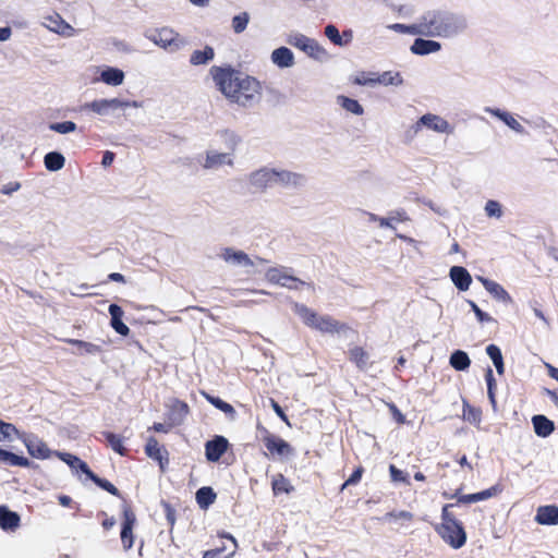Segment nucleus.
Returning a JSON list of instances; mask_svg holds the SVG:
<instances>
[{
	"mask_svg": "<svg viewBox=\"0 0 558 558\" xmlns=\"http://www.w3.org/2000/svg\"><path fill=\"white\" fill-rule=\"evenodd\" d=\"M210 74L218 89L231 102L243 108H252L260 101L262 84L257 78L231 66H213Z\"/></svg>",
	"mask_w": 558,
	"mask_h": 558,
	"instance_id": "nucleus-1",
	"label": "nucleus"
},
{
	"mask_svg": "<svg viewBox=\"0 0 558 558\" xmlns=\"http://www.w3.org/2000/svg\"><path fill=\"white\" fill-rule=\"evenodd\" d=\"M418 36L454 39L469 28L468 17L448 9H429L416 17Z\"/></svg>",
	"mask_w": 558,
	"mask_h": 558,
	"instance_id": "nucleus-2",
	"label": "nucleus"
},
{
	"mask_svg": "<svg viewBox=\"0 0 558 558\" xmlns=\"http://www.w3.org/2000/svg\"><path fill=\"white\" fill-rule=\"evenodd\" d=\"M294 313L303 320V323L320 332H339L344 325L340 324L328 315H318L315 311L311 310L304 304L294 303Z\"/></svg>",
	"mask_w": 558,
	"mask_h": 558,
	"instance_id": "nucleus-3",
	"label": "nucleus"
},
{
	"mask_svg": "<svg viewBox=\"0 0 558 558\" xmlns=\"http://www.w3.org/2000/svg\"><path fill=\"white\" fill-rule=\"evenodd\" d=\"M146 37L155 45L170 53L178 52L186 46L185 38L168 27L156 29L150 34H147Z\"/></svg>",
	"mask_w": 558,
	"mask_h": 558,
	"instance_id": "nucleus-4",
	"label": "nucleus"
},
{
	"mask_svg": "<svg viewBox=\"0 0 558 558\" xmlns=\"http://www.w3.org/2000/svg\"><path fill=\"white\" fill-rule=\"evenodd\" d=\"M265 276L269 282L289 290H299L301 287L314 289L312 283L294 277L291 268L284 266L271 267L266 271Z\"/></svg>",
	"mask_w": 558,
	"mask_h": 558,
	"instance_id": "nucleus-5",
	"label": "nucleus"
},
{
	"mask_svg": "<svg viewBox=\"0 0 558 558\" xmlns=\"http://www.w3.org/2000/svg\"><path fill=\"white\" fill-rule=\"evenodd\" d=\"M287 43L303 52H305L310 58H313L317 61H326L329 57L327 50L322 47L317 40L310 38L300 33H291L288 36Z\"/></svg>",
	"mask_w": 558,
	"mask_h": 558,
	"instance_id": "nucleus-6",
	"label": "nucleus"
},
{
	"mask_svg": "<svg viewBox=\"0 0 558 558\" xmlns=\"http://www.w3.org/2000/svg\"><path fill=\"white\" fill-rule=\"evenodd\" d=\"M437 532L454 549L461 548L466 542V533L460 522L440 524Z\"/></svg>",
	"mask_w": 558,
	"mask_h": 558,
	"instance_id": "nucleus-7",
	"label": "nucleus"
},
{
	"mask_svg": "<svg viewBox=\"0 0 558 558\" xmlns=\"http://www.w3.org/2000/svg\"><path fill=\"white\" fill-rule=\"evenodd\" d=\"M250 185L257 192H264L268 187L276 186L275 168L263 167L248 174Z\"/></svg>",
	"mask_w": 558,
	"mask_h": 558,
	"instance_id": "nucleus-8",
	"label": "nucleus"
},
{
	"mask_svg": "<svg viewBox=\"0 0 558 558\" xmlns=\"http://www.w3.org/2000/svg\"><path fill=\"white\" fill-rule=\"evenodd\" d=\"M41 25L52 33L63 37H72L76 31L68 22H65L59 13H51L41 17Z\"/></svg>",
	"mask_w": 558,
	"mask_h": 558,
	"instance_id": "nucleus-9",
	"label": "nucleus"
},
{
	"mask_svg": "<svg viewBox=\"0 0 558 558\" xmlns=\"http://www.w3.org/2000/svg\"><path fill=\"white\" fill-rule=\"evenodd\" d=\"M275 183L284 189H300L305 185L306 178L302 173L275 168Z\"/></svg>",
	"mask_w": 558,
	"mask_h": 558,
	"instance_id": "nucleus-10",
	"label": "nucleus"
},
{
	"mask_svg": "<svg viewBox=\"0 0 558 558\" xmlns=\"http://www.w3.org/2000/svg\"><path fill=\"white\" fill-rule=\"evenodd\" d=\"M218 256L231 266L253 267L254 260L243 251L233 247H223L220 250Z\"/></svg>",
	"mask_w": 558,
	"mask_h": 558,
	"instance_id": "nucleus-11",
	"label": "nucleus"
},
{
	"mask_svg": "<svg viewBox=\"0 0 558 558\" xmlns=\"http://www.w3.org/2000/svg\"><path fill=\"white\" fill-rule=\"evenodd\" d=\"M234 157L232 153H220L215 149H209L206 151V156L202 166L207 170H217L222 166L233 167Z\"/></svg>",
	"mask_w": 558,
	"mask_h": 558,
	"instance_id": "nucleus-12",
	"label": "nucleus"
},
{
	"mask_svg": "<svg viewBox=\"0 0 558 558\" xmlns=\"http://www.w3.org/2000/svg\"><path fill=\"white\" fill-rule=\"evenodd\" d=\"M20 439L24 442L28 453L34 458L44 460L52 453L48 446L33 434H22Z\"/></svg>",
	"mask_w": 558,
	"mask_h": 558,
	"instance_id": "nucleus-13",
	"label": "nucleus"
},
{
	"mask_svg": "<svg viewBox=\"0 0 558 558\" xmlns=\"http://www.w3.org/2000/svg\"><path fill=\"white\" fill-rule=\"evenodd\" d=\"M126 102H124L120 98H111V99H96L89 104L86 105V108L92 110L93 112L99 114V116H108L112 111L118 109H124L128 108Z\"/></svg>",
	"mask_w": 558,
	"mask_h": 558,
	"instance_id": "nucleus-14",
	"label": "nucleus"
},
{
	"mask_svg": "<svg viewBox=\"0 0 558 558\" xmlns=\"http://www.w3.org/2000/svg\"><path fill=\"white\" fill-rule=\"evenodd\" d=\"M265 432L266 435L264 436L263 441L265 447L271 454L288 457L294 453V450L289 442H287L286 440L276 435L268 433L267 430Z\"/></svg>",
	"mask_w": 558,
	"mask_h": 558,
	"instance_id": "nucleus-15",
	"label": "nucleus"
},
{
	"mask_svg": "<svg viewBox=\"0 0 558 558\" xmlns=\"http://www.w3.org/2000/svg\"><path fill=\"white\" fill-rule=\"evenodd\" d=\"M441 49L442 46L439 41L424 36H418L417 38H415L412 45L410 46L411 53L422 57L437 53Z\"/></svg>",
	"mask_w": 558,
	"mask_h": 558,
	"instance_id": "nucleus-16",
	"label": "nucleus"
},
{
	"mask_svg": "<svg viewBox=\"0 0 558 558\" xmlns=\"http://www.w3.org/2000/svg\"><path fill=\"white\" fill-rule=\"evenodd\" d=\"M229 446L228 439L223 436H215L205 444V456L210 462H217L227 451Z\"/></svg>",
	"mask_w": 558,
	"mask_h": 558,
	"instance_id": "nucleus-17",
	"label": "nucleus"
},
{
	"mask_svg": "<svg viewBox=\"0 0 558 558\" xmlns=\"http://www.w3.org/2000/svg\"><path fill=\"white\" fill-rule=\"evenodd\" d=\"M136 518L134 512L125 507L123 509V523L121 529V542L124 549H130L133 546V526L135 524Z\"/></svg>",
	"mask_w": 558,
	"mask_h": 558,
	"instance_id": "nucleus-18",
	"label": "nucleus"
},
{
	"mask_svg": "<svg viewBox=\"0 0 558 558\" xmlns=\"http://www.w3.org/2000/svg\"><path fill=\"white\" fill-rule=\"evenodd\" d=\"M484 111L496 117L500 121H502L508 128L514 131L518 134L526 135L527 132L523 128V125L514 118V116L508 111L501 110L499 108L485 107Z\"/></svg>",
	"mask_w": 558,
	"mask_h": 558,
	"instance_id": "nucleus-19",
	"label": "nucleus"
},
{
	"mask_svg": "<svg viewBox=\"0 0 558 558\" xmlns=\"http://www.w3.org/2000/svg\"><path fill=\"white\" fill-rule=\"evenodd\" d=\"M368 217V220L372 222H378L381 228H389L395 230V222H403L408 221L409 217L407 216L405 210L398 209L389 213L388 217H379L373 213H365Z\"/></svg>",
	"mask_w": 558,
	"mask_h": 558,
	"instance_id": "nucleus-20",
	"label": "nucleus"
},
{
	"mask_svg": "<svg viewBox=\"0 0 558 558\" xmlns=\"http://www.w3.org/2000/svg\"><path fill=\"white\" fill-rule=\"evenodd\" d=\"M421 123L424 124L425 128L433 130L437 133L451 134L453 132V128L449 124V122L446 119L434 113L423 114L421 117Z\"/></svg>",
	"mask_w": 558,
	"mask_h": 558,
	"instance_id": "nucleus-21",
	"label": "nucleus"
},
{
	"mask_svg": "<svg viewBox=\"0 0 558 558\" xmlns=\"http://www.w3.org/2000/svg\"><path fill=\"white\" fill-rule=\"evenodd\" d=\"M270 60L279 69L292 68L295 64L294 54L287 47H279L272 50Z\"/></svg>",
	"mask_w": 558,
	"mask_h": 558,
	"instance_id": "nucleus-22",
	"label": "nucleus"
},
{
	"mask_svg": "<svg viewBox=\"0 0 558 558\" xmlns=\"http://www.w3.org/2000/svg\"><path fill=\"white\" fill-rule=\"evenodd\" d=\"M534 520L541 525H557L558 507L554 505L538 507Z\"/></svg>",
	"mask_w": 558,
	"mask_h": 558,
	"instance_id": "nucleus-23",
	"label": "nucleus"
},
{
	"mask_svg": "<svg viewBox=\"0 0 558 558\" xmlns=\"http://www.w3.org/2000/svg\"><path fill=\"white\" fill-rule=\"evenodd\" d=\"M450 279L460 291H466L472 283L470 272L462 266H452L449 271Z\"/></svg>",
	"mask_w": 558,
	"mask_h": 558,
	"instance_id": "nucleus-24",
	"label": "nucleus"
},
{
	"mask_svg": "<svg viewBox=\"0 0 558 558\" xmlns=\"http://www.w3.org/2000/svg\"><path fill=\"white\" fill-rule=\"evenodd\" d=\"M108 311L111 317L110 325L114 331L121 336H128L130 328L122 322L123 310L117 304H110Z\"/></svg>",
	"mask_w": 558,
	"mask_h": 558,
	"instance_id": "nucleus-25",
	"label": "nucleus"
},
{
	"mask_svg": "<svg viewBox=\"0 0 558 558\" xmlns=\"http://www.w3.org/2000/svg\"><path fill=\"white\" fill-rule=\"evenodd\" d=\"M477 280L482 282L487 292H489L496 300L501 301L504 303L511 302V296L498 282L481 276L477 277Z\"/></svg>",
	"mask_w": 558,
	"mask_h": 558,
	"instance_id": "nucleus-26",
	"label": "nucleus"
},
{
	"mask_svg": "<svg viewBox=\"0 0 558 558\" xmlns=\"http://www.w3.org/2000/svg\"><path fill=\"white\" fill-rule=\"evenodd\" d=\"M20 515L9 510L5 506H0V527L3 531H15L20 526Z\"/></svg>",
	"mask_w": 558,
	"mask_h": 558,
	"instance_id": "nucleus-27",
	"label": "nucleus"
},
{
	"mask_svg": "<svg viewBox=\"0 0 558 558\" xmlns=\"http://www.w3.org/2000/svg\"><path fill=\"white\" fill-rule=\"evenodd\" d=\"M534 432L538 437L546 438L555 430V424L545 415L537 414L532 417Z\"/></svg>",
	"mask_w": 558,
	"mask_h": 558,
	"instance_id": "nucleus-28",
	"label": "nucleus"
},
{
	"mask_svg": "<svg viewBox=\"0 0 558 558\" xmlns=\"http://www.w3.org/2000/svg\"><path fill=\"white\" fill-rule=\"evenodd\" d=\"M124 72L118 68L106 66L100 72L99 80L109 86H120L124 82Z\"/></svg>",
	"mask_w": 558,
	"mask_h": 558,
	"instance_id": "nucleus-29",
	"label": "nucleus"
},
{
	"mask_svg": "<svg viewBox=\"0 0 558 558\" xmlns=\"http://www.w3.org/2000/svg\"><path fill=\"white\" fill-rule=\"evenodd\" d=\"M500 492L498 486H493L485 490L474 494L461 495L458 497V504H474L482 500L489 499Z\"/></svg>",
	"mask_w": 558,
	"mask_h": 558,
	"instance_id": "nucleus-30",
	"label": "nucleus"
},
{
	"mask_svg": "<svg viewBox=\"0 0 558 558\" xmlns=\"http://www.w3.org/2000/svg\"><path fill=\"white\" fill-rule=\"evenodd\" d=\"M215 58V50L210 46H205L203 50H194L190 57V63L194 66L205 65Z\"/></svg>",
	"mask_w": 558,
	"mask_h": 558,
	"instance_id": "nucleus-31",
	"label": "nucleus"
},
{
	"mask_svg": "<svg viewBox=\"0 0 558 558\" xmlns=\"http://www.w3.org/2000/svg\"><path fill=\"white\" fill-rule=\"evenodd\" d=\"M54 454L65 462L73 471H81L86 475L88 474V471H90L88 465L76 456L66 452H54Z\"/></svg>",
	"mask_w": 558,
	"mask_h": 558,
	"instance_id": "nucleus-32",
	"label": "nucleus"
},
{
	"mask_svg": "<svg viewBox=\"0 0 558 558\" xmlns=\"http://www.w3.org/2000/svg\"><path fill=\"white\" fill-rule=\"evenodd\" d=\"M219 138L225 147L228 149L227 153H232L236 150L238 146L242 142L241 136L236 134L234 131L223 130L219 133Z\"/></svg>",
	"mask_w": 558,
	"mask_h": 558,
	"instance_id": "nucleus-33",
	"label": "nucleus"
},
{
	"mask_svg": "<svg viewBox=\"0 0 558 558\" xmlns=\"http://www.w3.org/2000/svg\"><path fill=\"white\" fill-rule=\"evenodd\" d=\"M44 165L49 171H59L65 165L64 156L59 151H50L44 157Z\"/></svg>",
	"mask_w": 558,
	"mask_h": 558,
	"instance_id": "nucleus-34",
	"label": "nucleus"
},
{
	"mask_svg": "<svg viewBox=\"0 0 558 558\" xmlns=\"http://www.w3.org/2000/svg\"><path fill=\"white\" fill-rule=\"evenodd\" d=\"M325 36L335 45L343 47L347 46L351 41L352 33L343 32V36H348L349 38L343 40L342 36L339 34L338 28L329 24L325 27Z\"/></svg>",
	"mask_w": 558,
	"mask_h": 558,
	"instance_id": "nucleus-35",
	"label": "nucleus"
},
{
	"mask_svg": "<svg viewBox=\"0 0 558 558\" xmlns=\"http://www.w3.org/2000/svg\"><path fill=\"white\" fill-rule=\"evenodd\" d=\"M449 363L457 371H465L470 367L471 360L466 352L462 350H456L450 355Z\"/></svg>",
	"mask_w": 558,
	"mask_h": 558,
	"instance_id": "nucleus-36",
	"label": "nucleus"
},
{
	"mask_svg": "<svg viewBox=\"0 0 558 558\" xmlns=\"http://www.w3.org/2000/svg\"><path fill=\"white\" fill-rule=\"evenodd\" d=\"M337 104L341 106L345 111L351 112L355 116H362L364 113V108L362 105L352 98L340 95L337 97Z\"/></svg>",
	"mask_w": 558,
	"mask_h": 558,
	"instance_id": "nucleus-37",
	"label": "nucleus"
},
{
	"mask_svg": "<svg viewBox=\"0 0 558 558\" xmlns=\"http://www.w3.org/2000/svg\"><path fill=\"white\" fill-rule=\"evenodd\" d=\"M0 462L14 466H28L29 460L27 458L17 456L13 452L0 448Z\"/></svg>",
	"mask_w": 558,
	"mask_h": 558,
	"instance_id": "nucleus-38",
	"label": "nucleus"
},
{
	"mask_svg": "<svg viewBox=\"0 0 558 558\" xmlns=\"http://www.w3.org/2000/svg\"><path fill=\"white\" fill-rule=\"evenodd\" d=\"M145 452L149 458H151L154 460H158L161 468L163 466L162 458H163V452H166V451L160 447L158 440L155 437H149L147 439V444L145 446Z\"/></svg>",
	"mask_w": 558,
	"mask_h": 558,
	"instance_id": "nucleus-39",
	"label": "nucleus"
},
{
	"mask_svg": "<svg viewBox=\"0 0 558 558\" xmlns=\"http://www.w3.org/2000/svg\"><path fill=\"white\" fill-rule=\"evenodd\" d=\"M215 499L216 494L211 487H202L196 492V501L202 509H207Z\"/></svg>",
	"mask_w": 558,
	"mask_h": 558,
	"instance_id": "nucleus-40",
	"label": "nucleus"
},
{
	"mask_svg": "<svg viewBox=\"0 0 558 558\" xmlns=\"http://www.w3.org/2000/svg\"><path fill=\"white\" fill-rule=\"evenodd\" d=\"M272 492L275 495L279 494H290L294 490V487L291 485L290 481L286 478L282 474H277L272 478Z\"/></svg>",
	"mask_w": 558,
	"mask_h": 558,
	"instance_id": "nucleus-41",
	"label": "nucleus"
},
{
	"mask_svg": "<svg viewBox=\"0 0 558 558\" xmlns=\"http://www.w3.org/2000/svg\"><path fill=\"white\" fill-rule=\"evenodd\" d=\"M377 84L385 86H400L403 84V78L399 72L386 71L376 76Z\"/></svg>",
	"mask_w": 558,
	"mask_h": 558,
	"instance_id": "nucleus-42",
	"label": "nucleus"
},
{
	"mask_svg": "<svg viewBox=\"0 0 558 558\" xmlns=\"http://www.w3.org/2000/svg\"><path fill=\"white\" fill-rule=\"evenodd\" d=\"M350 360L361 369H365L369 364L368 353L360 347L350 350Z\"/></svg>",
	"mask_w": 558,
	"mask_h": 558,
	"instance_id": "nucleus-43",
	"label": "nucleus"
},
{
	"mask_svg": "<svg viewBox=\"0 0 558 558\" xmlns=\"http://www.w3.org/2000/svg\"><path fill=\"white\" fill-rule=\"evenodd\" d=\"M204 396L215 408L219 409L225 414H227L230 420H234L235 418L236 412H235L234 408L231 404L225 402L223 400H221L218 397H213V396H210L208 393H204Z\"/></svg>",
	"mask_w": 558,
	"mask_h": 558,
	"instance_id": "nucleus-44",
	"label": "nucleus"
},
{
	"mask_svg": "<svg viewBox=\"0 0 558 558\" xmlns=\"http://www.w3.org/2000/svg\"><path fill=\"white\" fill-rule=\"evenodd\" d=\"M189 413V407L185 402L174 401L171 407L170 418L174 424H180Z\"/></svg>",
	"mask_w": 558,
	"mask_h": 558,
	"instance_id": "nucleus-45",
	"label": "nucleus"
},
{
	"mask_svg": "<svg viewBox=\"0 0 558 558\" xmlns=\"http://www.w3.org/2000/svg\"><path fill=\"white\" fill-rule=\"evenodd\" d=\"M68 342L76 345L80 350V354L96 355L101 352V347L92 342H86L77 339H69Z\"/></svg>",
	"mask_w": 558,
	"mask_h": 558,
	"instance_id": "nucleus-46",
	"label": "nucleus"
},
{
	"mask_svg": "<svg viewBox=\"0 0 558 558\" xmlns=\"http://www.w3.org/2000/svg\"><path fill=\"white\" fill-rule=\"evenodd\" d=\"M250 22V14L247 12H241L232 17L231 26L235 34L243 33Z\"/></svg>",
	"mask_w": 558,
	"mask_h": 558,
	"instance_id": "nucleus-47",
	"label": "nucleus"
},
{
	"mask_svg": "<svg viewBox=\"0 0 558 558\" xmlns=\"http://www.w3.org/2000/svg\"><path fill=\"white\" fill-rule=\"evenodd\" d=\"M387 28L390 31H393L396 33H400V34H409V35L418 36L417 20H415L412 24H401V23L389 24L387 26Z\"/></svg>",
	"mask_w": 558,
	"mask_h": 558,
	"instance_id": "nucleus-48",
	"label": "nucleus"
},
{
	"mask_svg": "<svg viewBox=\"0 0 558 558\" xmlns=\"http://www.w3.org/2000/svg\"><path fill=\"white\" fill-rule=\"evenodd\" d=\"M233 543V547L236 548V541L232 535H226ZM235 549H233L229 554H225L223 547H218L215 549H210L204 553L203 558H230L234 555Z\"/></svg>",
	"mask_w": 558,
	"mask_h": 558,
	"instance_id": "nucleus-49",
	"label": "nucleus"
},
{
	"mask_svg": "<svg viewBox=\"0 0 558 558\" xmlns=\"http://www.w3.org/2000/svg\"><path fill=\"white\" fill-rule=\"evenodd\" d=\"M87 477L90 478L97 486L110 493L111 495L119 496V490L109 481L97 476L92 471H88Z\"/></svg>",
	"mask_w": 558,
	"mask_h": 558,
	"instance_id": "nucleus-50",
	"label": "nucleus"
},
{
	"mask_svg": "<svg viewBox=\"0 0 558 558\" xmlns=\"http://www.w3.org/2000/svg\"><path fill=\"white\" fill-rule=\"evenodd\" d=\"M12 436H16L19 439L22 434L19 429L11 423H5L0 420V441L2 440H11Z\"/></svg>",
	"mask_w": 558,
	"mask_h": 558,
	"instance_id": "nucleus-51",
	"label": "nucleus"
},
{
	"mask_svg": "<svg viewBox=\"0 0 558 558\" xmlns=\"http://www.w3.org/2000/svg\"><path fill=\"white\" fill-rule=\"evenodd\" d=\"M102 435L105 436L112 450L121 456L125 454V448L123 447L122 438L120 436L111 432H104Z\"/></svg>",
	"mask_w": 558,
	"mask_h": 558,
	"instance_id": "nucleus-52",
	"label": "nucleus"
},
{
	"mask_svg": "<svg viewBox=\"0 0 558 558\" xmlns=\"http://www.w3.org/2000/svg\"><path fill=\"white\" fill-rule=\"evenodd\" d=\"M485 379L487 384V395L488 399L493 405L494 409H496V399H495V387H496V380L494 378V374L490 367L486 369Z\"/></svg>",
	"mask_w": 558,
	"mask_h": 558,
	"instance_id": "nucleus-53",
	"label": "nucleus"
},
{
	"mask_svg": "<svg viewBox=\"0 0 558 558\" xmlns=\"http://www.w3.org/2000/svg\"><path fill=\"white\" fill-rule=\"evenodd\" d=\"M485 214L489 218H500L502 216V208L499 202L489 199L485 204Z\"/></svg>",
	"mask_w": 558,
	"mask_h": 558,
	"instance_id": "nucleus-54",
	"label": "nucleus"
},
{
	"mask_svg": "<svg viewBox=\"0 0 558 558\" xmlns=\"http://www.w3.org/2000/svg\"><path fill=\"white\" fill-rule=\"evenodd\" d=\"M49 129L60 134H68L76 130V124L72 121L56 122L51 123Z\"/></svg>",
	"mask_w": 558,
	"mask_h": 558,
	"instance_id": "nucleus-55",
	"label": "nucleus"
},
{
	"mask_svg": "<svg viewBox=\"0 0 558 558\" xmlns=\"http://www.w3.org/2000/svg\"><path fill=\"white\" fill-rule=\"evenodd\" d=\"M468 304L471 306L474 312L477 320L480 323H493L495 319L487 313L483 312L474 301L468 300Z\"/></svg>",
	"mask_w": 558,
	"mask_h": 558,
	"instance_id": "nucleus-56",
	"label": "nucleus"
},
{
	"mask_svg": "<svg viewBox=\"0 0 558 558\" xmlns=\"http://www.w3.org/2000/svg\"><path fill=\"white\" fill-rule=\"evenodd\" d=\"M486 353L490 357L494 365L504 361L501 350L496 344L487 345Z\"/></svg>",
	"mask_w": 558,
	"mask_h": 558,
	"instance_id": "nucleus-57",
	"label": "nucleus"
},
{
	"mask_svg": "<svg viewBox=\"0 0 558 558\" xmlns=\"http://www.w3.org/2000/svg\"><path fill=\"white\" fill-rule=\"evenodd\" d=\"M389 472H390L391 480L393 482H402V483H405L408 485L410 484V480H409L408 474H405L403 471L399 470L393 464H391L389 466Z\"/></svg>",
	"mask_w": 558,
	"mask_h": 558,
	"instance_id": "nucleus-58",
	"label": "nucleus"
},
{
	"mask_svg": "<svg viewBox=\"0 0 558 558\" xmlns=\"http://www.w3.org/2000/svg\"><path fill=\"white\" fill-rule=\"evenodd\" d=\"M363 468H357L351 476L343 483L341 489L343 490L347 486L355 485L360 482L362 474H363Z\"/></svg>",
	"mask_w": 558,
	"mask_h": 558,
	"instance_id": "nucleus-59",
	"label": "nucleus"
},
{
	"mask_svg": "<svg viewBox=\"0 0 558 558\" xmlns=\"http://www.w3.org/2000/svg\"><path fill=\"white\" fill-rule=\"evenodd\" d=\"M452 507V505H446L442 508L441 511V523L440 524H449V523H457L459 522L451 512H449V508Z\"/></svg>",
	"mask_w": 558,
	"mask_h": 558,
	"instance_id": "nucleus-60",
	"label": "nucleus"
},
{
	"mask_svg": "<svg viewBox=\"0 0 558 558\" xmlns=\"http://www.w3.org/2000/svg\"><path fill=\"white\" fill-rule=\"evenodd\" d=\"M424 124L421 123V118L412 124L407 131H405V137L408 140H413L422 130Z\"/></svg>",
	"mask_w": 558,
	"mask_h": 558,
	"instance_id": "nucleus-61",
	"label": "nucleus"
},
{
	"mask_svg": "<svg viewBox=\"0 0 558 558\" xmlns=\"http://www.w3.org/2000/svg\"><path fill=\"white\" fill-rule=\"evenodd\" d=\"M355 83L357 85L365 86V85H375V84H377V81H376L375 74H368V75L363 74L362 76H359L355 78Z\"/></svg>",
	"mask_w": 558,
	"mask_h": 558,
	"instance_id": "nucleus-62",
	"label": "nucleus"
},
{
	"mask_svg": "<svg viewBox=\"0 0 558 558\" xmlns=\"http://www.w3.org/2000/svg\"><path fill=\"white\" fill-rule=\"evenodd\" d=\"M21 189V184L19 182H9L1 187V193L4 195H11L12 193L19 191Z\"/></svg>",
	"mask_w": 558,
	"mask_h": 558,
	"instance_id": "nucleus-63",
	"label": "nucleus"
},
{
	"mask_svg": "<svg viewBox=\"0 0 558 558\" xmlns=\"http://www.w3.org/2000/svg\"><path fill=\"white\" fill-rule=\"evenodd\" d=\"M270 403H271V408L274 409V411L276 412V414L284 422L288 423V417L286 415V413L283 412L282 408L274 400V399H270Z\"/></svg>",
	"mask_w": 558,
	"mask_h": 558,
	"instance_id": "nucleus-64",
	"label": "nucleus"
}]
</instances>
